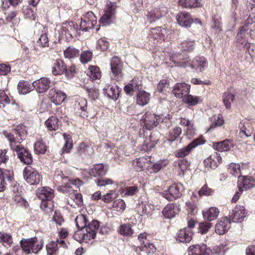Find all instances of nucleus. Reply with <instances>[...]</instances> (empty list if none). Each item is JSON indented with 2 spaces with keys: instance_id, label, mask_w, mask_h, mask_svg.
<instances>
[{
  "instance_id": "nucleus-63",
  "label": "nucleus",
  "mask_w": 255,
  "mask_h": 255,
  "mask_svg": "<svg viewBox=\"0 0 255 255\" xmlns=\"http://www.w3.org/2000/svg\"><path fill=\"white\" fill-rule=\"evenodd\" d=\"M23 189L22 188V186H20L19 184H15L13 188V191L14 193H15V196H17L18 198V202H20V200H21L22 202L26 203L25 201L22 199L19 196L23 192Z\"/></svg>"
},
{
  "instance_id": "nucleus-38",
  "label": "nucleus",
  "mask_w": 255,
  "mask_h": 255,
  "mask_svg": "<svg viewBox=\"0 0 255 255\" xmlns=\"http://www.w3.org/2000/svg\"><path fill=\"white\" fill-rule=\"evenodd\" d=\"M203 99L201 97L193 96L188 94L183 98V101L185 103L188 104L190 106H195L202 102Z\"/></svg>"
},
{
  "instance_id": "nucleus-20",
  "label": "nucleus",
  "mask_w": 255,
  "mask_h": 255,
  "mask_svg": "<svg viewBox=\"0 0 255 255\" xmlns=\"http://www.w3.org/2000/svg\"><path fill=\"white\" fill-rule=\"evenodd\" d=\"M49 97L51 99L52 102L56 105H59L61 104L66 98L65 93L55 88L50 90Z\"/></svg>"
},
{
  "instance_id": "nucleus-37",
  "label": "nucleus",
  "mask_w": 255,
  "mask_h": 255,
  "mask_svg": "<svg viewBox=\"0 0 255 255\" xmlns=\"http://www.w3.org/2000/svg\"><path fill=\"white\" fill-rule=\"evenodd\" d=\"M33 87V85L31 86L29 82L26 81H20L17 85V89L19 93L24 95L32 91Z\"/></svg>"
},
{
  "instance_id": "nucleus-32",
  "label": "nucleus",
  "mask_w": 255,
  "mask_h": 255,
  "mask_svg": "<svg viewBox=\"0 0 255 255\" xmlns=\"http://www.w3.org/2000/svg\"><path fill=\"white\" fill-rule=\"evenodd\" d=\"M104 94L108 97L116 100L119 97V91L117 86L107 85L103 88Z\"/></svg>"
},
{
  "instance_id": "nucleus-36",
  "label": "nucleus",
  "mask_w": 255,
  "mask_h": 255,
  "mask_svg": "<svg viewBox=\"0 0 255 255\" xmlns=\"http://www.w3.org/2000/svg\"><path fill=\"white\" fill-rule=\"evenodd\" d=\"M219 214V211L216 207H211L206 212H203L204 219L209 221H211L216 219Z\"/></svg>"
},
{
  "instance_id": "nucleus-14",
  "label": "nucleus",
  "mask_w": 255,
  "mask_h": 255,
  "mask_svg": "<svg viewBox=\"0 0 255 255\" xmlns=\"http://www.w3.org/2000/svg\"><path fill=\"white\" fill-rule=\"evenodd\" d=\"M13 179V173L11 171L0 168V192L4 191L7 184V182H10Z\"/></svg>"
},
{
  "instance_id": "nucleus-4",
  "label": "nucleus",
  "mask_w": 255,
  "mask_h": 255,
  "mask_svg": "<svg viewBox=\"0 0 255 255\" xmlns=\"http://www.w3.org/2000/svg\"><path fill=\"white\" fill-rule=\"evenodd\" d=\"M59 190L65 193L68 194L67 202L68 204L74 208L76 206H81L83 204L82 195L76 191L73 190L69 185L61 186Z\"/></svg>"
},
{
  "instance_id": "nucleus-1",
  "label": "nucleus",
  "mask_w": 255,
  "mask_h": 255,
  "mask_svg": "<svg viewBox=\"0 0 255 255\" xmlns=\"http://www.w3.org/2000/svg\"><path fill=\"white\" fill-rule=\"evenodd\" d=\"M26 134L25 128L23 126H17L11 133H4L11 149L16 152L20 161L24 164L29 165L32 162V155L27 149L20 144L26 137Z\"/></svg>"
},
{
  "instance_id": "nucleus-24",
  "label": "nucleus",
  "mask_w": 255,
  "mask_h": 255,
  "mask_svg": "<svg viewBox=\"0 0 255 255\" xmlns=\"http://www.w3.org/2000/svg\"><path fill=\"white\" fill-rule=\"evenodd\" d=\"M166 13V9L165 7H155L148 11L146 14L150 22L155 21L157 19L160 18L162 16Z\"/></svg>"
},
{
  "instance_id": "nucleus-22",
  "label": "nucleus",
  "mask_w": 255,
  "mask_h": 255,
  "mask_svg": "<svg viewBox=\"0 0 255 255\" xmlns=\"http://www.w3.org/2000/svg\"><path fill=\"white\" fill-rule=\"evenodd\" d=\"M221 161L222 158L220 154L217 152H215L209 157L206 158L204 161V163L206 167L214 169L218 166V163H220Z\"/></svg>"
},
{
  "instance_id": "nucleus-16",
  "label": "nucleus",
  "mask_w": 255,
  "mask_h": 255,
  "mask_svg": "<svg viewBox=\"0 0 255 255\" xmlns=\"http://www.w3.org/2000/svg\"><path fill=\"white\" fill-rule=\"evenodd\" d=\"M111 69L113 75L117 79L121 77L123 69V63L120 58L117 56L113 57L110 63Z\"/></svg>"
},
{
  "instance_id": "nucleus-23",
  "label": "nucleus",
  "mask_w": 255,
  "mask_h": 255,
  "mask_svg": "<svg viewBox=\"0 0 255 255\" xmlns=\"http://www.w3.org/2000/svg\"><path fill=\"white\" fill-rule=\"evenodd\" d=\"M255 185V181L251 176H240L238 181V188H245L246 190L250 189Z\"/></svg>"
},
{
  "instance_id": "nucleus-13",
  "label": "nucleus",
  "mask_w": 255,
  "mask_h": 255,
  "mask_svg": "<svg viewBox=\"0 0 255 255\" xmlns=\"http://www.w3.org/2000/svg\"><path fill=\"white\" fill-rule=\"evenodd\" d=\"M246 216L247 212L245 207L240 205L236 206L229 213L230 219L235 223L241 222Z\"/></svg>"
},
{
  "instance_id": "nucleus-11",
  "label": "nucleus",
  "mask_w": 255,
  "mask_h": 255,
  "mask_svg": "<svg viewBox=\"0 0 255 255\" xmlns=\"http://www.w3.org/2000/svg\"><path fill=\"white\" fill-rule=\"evenodd\" d=\"M160 116L151 113H146L142 116L140 121L141 124L148 130L156 127L160 122Z\"/></svg>"
},
{
  "instance_id": "nucleus-15",
  "label": "nucleus",
  "mask_w": 255,
  "mask_h": 255,
  "mask_svg": "<svg viewBox=\"0 0 255 255\" xmlns=\"http://www.w3.org/2000/svg\"><path fill=\"white\" fill-rule=\"evenodd\" d=\"M190 85L185 83H177L172 90L173 94L178 98H182L189 93Z\"/></svg>"
},
{
  "instance_id": "nucleus-58",
  "label": "nucleus",
  "mask_w": 255,
  "mask_h": 255,
  "mask_svg": "<svg viewBox=\"0 0 255 255\" xmlns=\"http://www.w3.org/2000/svg\"><path fill=\"white\" fill-rule=\"evenodd\" d=\"M48 42L49 40L45 30L42 31L40 37L38 38V43L41 47H45L48 46Z\"/></svg>"
},
{
  "instance_id": "nucleus-46",
  "label": "nucleus",
  "mask_w": 255,
  "mask_h": 255,
  "mask_svg": "<svg viewBox=\"0 0 255 255\" xmlns=\"http://www.w3.org/2000/svg\"><path fill=\"white\" fill-rule=\"evenodd\" d=\"M0 242L10 247L13 244V238L9 234L3 232H0Z\"/></svg>"
},
{
  "instance_id": "nucleus-35",
  "label": "nucleus",
  "mask_w": 255,
  "mask_h": 255,
  "mask_svg": "<svg viewBox=\"0 0 255 255\" xmlns=\"http://www.w3.org/2000/svg\"><path fill=\"white\" fill-rule=\"evenodd\" d=\"M137 103L143 106L148 103L150 100V94L144 91H141L137 95Z\"/></svg>"
},
{
  "instance_id": "nucleus-9",
  "label": "nucleus",
  "mask_w": 255,
  "mask_h": 255,
  "mask_svg": "<svg viewBox=\"0 0 255 255\" xmlns=\"http://www.w3.org/2000/svg\"><path fill=\"white\" fill-rule=\"evenodd\" d=\"M205 140L202 137L197 138L193 140L191 143L186 146L176 150L175 152V155L177 158H183L190 154L192 149L198 145L203 144Z\"/></svg>"
},
{
  "instance_id": "nucleus-50",
  "label": "nucleus",
  "mask_w": 255,
  "mask_h": 255,
  "mask_svg": "<svg viewBox=\"0 0 255 255\" xmlns=\"http://www.w3.org/2000/svg\"><path fill=\"white\" fill-rule=\"evenodd\" d=\"M53 205L50 201H41L40 208L46 214L50 215L53 212Z\"/></svg>"
},
{
  "instance_id": "nucleus-31",
  "label": "nucleus",
  "mask_w": 255,
  "mask_h": 255,
  "mask_svg": "<svg viewBox=\"0 0 255 255\" xmlns=\"http://www.w3.org/2000/svg\"><path fill=\"white\" fill-rule=\"evenodd\" d=\"M65 67L66 66L62 60L57 59L52 65V73L55 76L64 74V73H66Z\"/></svg>"
},
{
  "instance_id": "nucleus-26",
  "label": "nucleus",
  "mask_w": 255,
  "mask_h": 255,
  "mask_svg": "<svg viewBox=\"0 0 255 255\" xmlns=\"http://www.w3.org/2000/svg\"><path fill=\"white\" fill-rule=\"evenodd\" d=\"M192 233L189 229L184 228L179 231L177 233L176 239L181 243H189L192 239Z\"/></svg>"
},
{
  "instance_id": "nucleus-8",
  "label": "nucleus",
  "mask_w": 255,
  "mask_h": 255,
  "mask_svg": "<svg viewBox=\"0 0 255 255\" xmlns=\"http://www.w3.org/2000/svg\"><path fill=\"white\" fill-rule=\"evenodd\" d=\"M183 186L180 183L174 184L162 193V196L169 201H173L181 196Z\"/></svg>"
},
{
  "instance_id": "nucleus-48",
  "label": "nucleus",
  "mask_w": 255,
  "mask_h": 255,
  "mask_svg": "<svg viewBox=\"0 0 255 255\" xmlns=\"http://www.w3.org/2000/svg\"><path fill=\"white\" fill-rule=\"evenodd\" d=\"M168 163V161L167 160H160L153 164L150 168V172L156 173L167 165Z\"/></svg>"
},
{
  "instance_id": "nucleus-2",
  "label": "nucleus",
  "mask_w": 255,
  "mask_h": 255,
  "mask_svg": "<svg viewBox=\"0 0 255 255\" xmlns=\"http://www.w3.org/2000/svg\"><path fill=\"white\" fill-rule=\"evenodd\" d=\"M20 247L26 254H37L42 249L43 245L42 240H38L35 237L22 239L20 241Z\"/></svg>"
},
{
  "instance_id": "nucleus-64",
  "label": "nucleus",
  "mask_w": 255,
  "mask_h": 255,
  "mask_svg": "<svg viewBox=\"0 0 255 255\" xmlns=\"http://www.w3.org/2000/svg\"><path fill=\"white\" fill-rule=\"evenodd\" d=\"M214 192V191L209 188L207 185H204L200 190L198 191L199 195L201 196H209L212 195Z\"/></svg>"
},
{
  "instance_id": "nucleus-52",
  "label": "nucleus",
  "mask_w": 255,
  "mask_h": 255,
  "mask_svg": "<svg viewBox=\"0 0 255 255\" xmlns=\"http://www.w3.org/2000/svg\"><path fill=\"white\" fill-rule=\"evenodd\" d=\"M234 96L229 92H225L223 96V103L227 109L231 108V103L234 100Z\"/></svg>"
},
{
  "instance_id": "nucleus-53",
  "label": "nucleus",
  "mask_w": 255,
  "mask_h": 255,
  "mask_svg": "<svg viewBox=\"0 0 255 255\" xmlns=\"http://www.w3.org/2000/svg\"><path fill=\"white\" fill-rule=\"evenodd\" d=\"M139 191L137 185L126 187L123 189V193L128 196H132L135 195Z\"/></svg>"
},
{
  "instance_id": "nucleus-55",
  "label": "nucleus",
  "mask_w": 255,
  "mask_h": 255,
  "mask_svg": "<svg viewBox=\"0 0 255 255\" xmlns=\"http://www.w3.org/2000/svg\"><path fill=\"white\" fill-rule=\"evenodd\" d=\"M181 132L182 129L180 127L175 128L169 132V140L170 141H174L177 140Z\"/></svg>"
},
{
  "instance_id": "nucleus-54",
  "label": "nucleus",
  "mask_w": 255,
  "mask_h": 255,
  "mask_svg": "<svg viewBox=\"0 0 255 255\" xmlns=\"http://www.w3.org/2000/svg\"><path fill=\"white\" fill-rule=\"evenodd\" d=\"M126 207V203L122 199H119L115 201L113 205V207L115 210L119 212H123L125 210Z\"/></svg>"
},
{
  "instance_id": "nucleus-42",
  "label": "nucleus",
  "mask_w": 255,
  "mask_h": 255,
  "mask_svg": "<svg viewBox=\"0 0 255 255\" xmlns=\"http://www.w3.org/2000/svg\"><path fill=\"white\" fill-rule=\"evenodd\" d=\"M34 149L35 153L44 154L47 150V146L42 139L40 138L35 143Z\"/></svg>"
},
{
  "instance_id": "nucleus-40",
  "label": "nucleus",
  "mask_w": 255,
  "mask_h": 255,
  "mask_svg": "<svg viewBox=\"0 0 255 255\" xmlns=\"http://www.w3.org/2000/svg\"><path fill=\"white\" fill-rule=\"evenodd\" d=\"M79 49L72 46H70L64 50V55L66 58L72 59L77 57L79 55Z\"/></svg>"
},
{
  "instance_id": "nucleus-49",
  "label": "nucleus",
  "mask_w": 255,
  "mask_h": 255,
  "mask_svg": "<svg viewBox=\"0 0 255 255\" xmlns=\"http://www.w3.org/2000/svg\"><path fill=\"white\" fill-rule=\"evenodd\" d=\"M119 232L120 234L125 236H130L133 233V230L130 224H124L120 226Z\"/></svg>"
},
{
  "instance_id": "nucleus-60",
  "label": "nucleus",
  "mask_w": 255,
  "mask_h": 255,
  "mask_svg": "<svg viewBox=\"0 0 255 255\" xmlns=\"http://www.w3.org/2000/svg\"><path fill=\"white\" fill-rule=\"evenodd\" d=\"M64 136L65 139V142L62 150L63 152H68L73 147L72 140L69 135H66L64 134Z\"/></svg>"
},
{
  "instance_id": "nucleus-18",
  "label": "nucleus",
  "mask_w": 255,
  "mask_h": 255,
  "mask_svg": "<svg viewBox=\"0 0 255 255\" xmlns=\"http://www.w3.org/2000/svg\"><path fill=\"white\" fill-rule=\"evenodd\" d=\"M36 195L42 201H51L54 197V191L48 187H43L37 189Z\"/></svg>"
},
{
  "instance_id": "nucleus-17",
  "label": "nucleus",
  "mask_w": 255,
  "mask_h": 255,
  "mask_svg": "<svg viewBox=\"0 0 255 255\" xmlns=\"http://www.w3.org/2000/svg\"><path fill=\"white\" fill-rule=\"evenodd\" d=\"M50 80L46 77L41 78L40 79L32 83L33 87L39 93L46 92L50 87Z\"/></svg>"
},
{
  "instance_id": "nucleus-28",
  "label": "nucleus",
  "mask_w": 255,
  "mask_h": 255,
  "mask_svg": "<svg viewBox=\"0 0 255 255\" xmlns=\"http://www.w3.org/2000/svg\"><path fill=\"white\" fill-rule=\"evenodd\" d=\"M234 146L233 141L229 139L215 142L213 144L214 148L220 152L230 150Z\"/></svg>"
},
{
  "instance_id": "nucleus-5",
  "label": "nucleus",
  "mask_w": 255,
  "mask_h": 255,
  "mask_svg": "<svg viewBox=\"0 0 255 255\" xmlns=\"http://www.w3.org/2000/svg\"><path fill=\"white\" fill-rule=\"evenodd\" d=\"M138 239L140 245L134 248V250L136 252H142L147 255L153 254L155 252V247L147 240L145 233L140 234L138 236Z\"/></svg>"
},
{
  "instance_id": "nucleus-27",
  "label": "nucleus",
  "mask_w": 255,
  "mask_h": 255,
  "mask_svg": "<svg viewBox=\"0 0 255 255\" xmlns=\"http://www.w3.org/2000/svg\"><path fill=\"white\" fill-rule=\"evenodd\" d=\"M99 227V222L97 220H92L86 226L84 229L86 230V233L89 237V239L91 240L94 239L96 235V232Z\"/></svg>"
},
{
  "instance_id": "nucleus-41",
  "label": "nucleus",
  "mask_w": 255,
  "mask_h": 255,
  "mask_svg": "<svg viewBox=\"0 0 255 255\" xmlns=\"http://www.w3.org/2000/svg\"><path fill=\"white\" fill-rule=\"evenodd\" d=\"M87 74L93 80L99 79L101 77L99 68L95 66H90L87 70Z\"/></svg>"
},
{
  "instance_id": "nucleus-12",
  "label": "nucleus",
  "mask_w": 255,
  "mask_h": 255,
  "mask_svg": "<svg viewBox=\"0 0 255 255\" xmlns=\"http://www.w3.org/2000/svg\"><path fill=\"white\" fill-rule=\"evenodd\" d=\"M116 7L117 6L115 2H112L111 1L107 2L105 13L101 17L99 21L100 25L106 26L111 23V18L115 13V10Z\"/></svg>"
},
{
  "instance_id": "nucleus-3",
  "label": "nucleus",
  "mask_w": 255,
  "mask_h": 255,
  "mask_svg": "<svg viewBox=\"0 0 255 255\" xmlns=\"http://www.w3.org/2000/svg\"><path fill=\"white\" fill-rule=\"evenodd\" d=\"M172 60L177 66H190L192 69H196L200 72L204 71L205 68L207 67V60L203 57H196L191 64L185 59H183L181 61V59L180 58L179 60H176V57L174 56L172 57Z\"/></svg>"
},
{
  "instance_id": "nucleus-10",
  "label": "nucleus",
  "mask_w": 255,
  "mask_h": 255,
  "mask_svg": "<svg viewBox=\"0 0 255 255\" xmlns=\"http://www.w3.org/2000/svg\"><path fill=\"white\" fill-rule=\"evenodd\" d=\"M97 23V18L94 13L88 11L81 19L79 30L88 31L93 28Z\"/></svg>"
},
{
  "instance_id": "nucleus-62",
  "label": "nucleus",
  "mask_w": 255,
  "mask_h": 255,
  "mask_svg": "<svg viewBox=\"0 0 255 255\" xmlns=\"http://www.w3.org/2000/svg\"><path fill=\"white\" fill-rule=\"evenodd\" d=\"M57 250V244L54 242H51L46 245V250L48 255H54Z\"/></svg>"
},
{
  "instance_id": "nucleus-56",
  "label": "nucleus",
  "mask_w": 255,
  "mask_h": 255,
  "mask_svg": "<svg viewBox=\"0 0 255 255\" xmlns=\"http://www.w3.org/2000/svg\"><path fill=\"white\" fill-rule=\"evenodd\" d=\"M10 100L3 90H0V108H4L10 103Z\"/></svg>"
},
{
  "instance_id": "nucleus-59",
  "label": "nucleus",
  "mask_w": 255,
  "mask_h": 255,
  "mask_svg": "<svg viewBox=\"0 0 255 255\" xmlns=\"http://www.w3.org/2000/svg\"><path fill=\"white\" fill-rule=\"evenodd\" d=\"M92 53L90 51L86 50L83 51L80 55V60L83 64L87 63L92 58Z\"/></svg>"
},
{
  "instance_id": "nucleus-43",
  "label": "nucleus",
  "mask_w": 255,
  "mask_h": 255,
  "mask_svg": "<svg viewBox=\"0 0 255 255\" xmlns=\"http://www.w3.org/2000/svg\"><path fill=\"white\" fill-rule=\"evenodd\" d=\"M72 172L69 170H64L62 171H57L55 174V178L57 180L67 179L68 181L71 180V175Z\"/></svg>"
},
{
  "instance_id": "nucleus-7",
  "label": "nucleus",
  "mask_w": 255,
  "mask_h": 255,
  "mask_svg": "<svg viewBox=\"0 0 255 255\" xmlns=\"http://www.w3.org/2000/svg\"><path fill=\"white\" fill-rule=\"evenodd\" d=\"M23 176L27 182L30 185H37L41 180L42 177L38 172L31 166L25 167L23 171Z\"/></svg>"
},
{
  "instance_id": "nucleus-30",
  "label": "nucleus",
  "mask_w": 255,
  "mask_h": 255,
  "mask_svg": "<svg viewBox=\"0 0 255 255\" xmlns=\"http://www.w3.org/2000/svg\"><path fill=\"white\" fill-rule=\"evenodd\" d=\"M167 29L160 26L152 28L150 29L149 35L155 39L164 40L167 34Z\"/></svg>"
},
{
  "instance_id": "nucleus-29",
  "label": "nucleus",
  "mask_w": 255,
  "mask_h": 255,
  "mask_svg": "<svg viewBox=\"0 0 255 255\" xmlns=\"http://www.w3.org/2000/svg\"><path fill=\"white\" fill-rule=\"evenodd\" d=\"M107 169L102 163L95 164L89 170V174L92 177L102 176L106 175Z\"/></svg>"
},
{
  "instance_id": "nucleus-45",
  "label": "nucleus",
  "mask_w": 255,
  "mask_h": 255,
  "mask_svg": "<svg viewBox=\"0 0 255 255\" xmlns=\"http://www.w3.org/2000/svg\"><path fill=\"white\" fill-rule=\"evenodd\" d=\"M75 222L78 230H83L87 224L86 216L83 214H80L77 216Z\"/></svg>"
},
{
  "instance_id": "nucleus-25",
  "label": "nucleus",
  "mask_w": 255,
  "mask_h": 255,
  "mask_svg": "<svg viewBox=\"0 0 255 255\" xmlns=\"http://www.w3.org/2000/svg\"><path fill=\"white\" fill-rule=\"evenodd\" d=\"M176 19L178 24L183 27H188L193 22L190 15L186 12H180L176 16Z\"/></svg>"
},
{
  "instance_id": "nucleus-57",
  "label": "nucleus",
  "mask_w": 255,
  "mask_h": 255,
  "mask_svg": "<svg viewBox=\"0 0 255 255\" xmlns=\"http://www.w3.org/2000/svg\"><path fill=\"white\" fill-rule=\"evenodd\" d=\"M193 41L185 40L180 44V48L184 51H192L194 49Z\"/></svg>"
},
{
  "instance_id": "nucleus-6",
  "label": "nucleus",
  "mask_w": 255,
  "mask_h": 255,
  "mask_svg": "<svg viewBox=\"0 0 255 255\" xmlns=\"http://www.w3.org/2000/svg\"><path fill=\"white\" fill-rule=\"evenodd\" d=\"M78 25L74 22L63 23L61 28V36H65L67 40L79 35Z\"/></svg>"
},
{
  "instance_id": "nucleus-61",
  "label": "nucleus",
  "mask_w": 255,
  "mask_h": 255,
  "mask_svg": "<svg viewBox=\"0 0 255 255\" xmlns=\"http://www.w3.org/2000/svg\"><path fill=\"white\" fill-rule=\"evenodd\" d=\"M117 197V194L114 191H111L104 195L102 199L105 203H110L113 201Z\"/></svg>"
},
{
  "instance_id": "nucleus-33",
  "label": "nucleus",
  "mask_w": 255,
  "mask_h": 255,
  "mask_svg": "<svg viewBox=\"0 0 255 255\" xmlns=\"http://www.w3.org/2000/svg\"><path fill=\"white\" fill-rule=\"evenodd\" d=\"M77 108L80 117L83 118H86L88 117L87 101L86 99L82 98H80L78 100V105Z\"/></svg>"
},
{
  "instance_id": "nucleus-21",
  "label": "nucleus",
  "mask_w": 255,
  "mask_h": 255,
  "mask_svg": "<svg viewBox=\"0 0 255 255\" xmlns=\"http://www.w3.org/2000/svg\"><path fill=\"white\" fill-rule=\"evenodd\" d=\"M230 219L227 217H222L216 224L215 231L217 234L223 235L225 234L230 228Z\"/></svg>"
},
{
  "instance_id": "nucleus-19",
  "label": "nucleus",
  "mask_w": 255,
  "mask_h": 255,
  "mask_svg": "<svg viewBox=\"0 0 255 255\" xmlns=\"http://www.w3.org/2000/svg\"><path fill=\"white\" fill-rule=\"evenodd\" d=\"M211 250L206 245H195L189 248V255H209Z\"/></svg>"
},
{
  "instance_id": "nucleus-44",
  "label": "nucleus",
  "mask_w": 255,
  "mask_h": 255,
  "mask_svg": "<svg viewBox=\"0 0 255 255\" xmlns=\"http://www.w3.org/2000/svg\"><path fill=\"white\" fill-rule=\"evenodd\" d=\"M178 3L186 8L196 7L200 5L199 0H179Z\"/></svg>"
},
{
  "instance_id": "nucleus-39",
  "label": "nucleus",
  "mask_w": 255,
  "mask_h": 255,
  "mask_svg": "<svg viewBox=\"0 0 255 255\" xmlns=\"http://www.w3.org/2000/svg\"><path fill=\"white\" fill-rule=\"evenodd\" d=\"M58 119L55 116L50 117L45 122V124L49 130H57L59 126Z\"/></svg>"
},
{
  "instance_id": "nucleus-34",
  "label": "nucleus",
  "mask_w": 255,
  "mask_h": 255,
  "mask_svg": "<svg viewBox=\"0 0 255 255\" xmlns=\"http://www.w3.org/2000/svg\"><path fill=\"white\" fill-rule=\"evenodd\" d=\"M173 203H170L163 208L162 214L165 218L171 219L175 216L176 212L175 211Z\"/></svg>"
},
{
  "instance_id": "nucleus-47",
  "label": "nucleus",
  "mask_w": 255,
  "mask_h": 255,
  "mask_svg": "<svg viewBox=\"0 0 255 255\" xmlns=\"http://www.w3.org/2000/svg\"><path fill=\"white\" fill-rule=\"evenodd\" d=\"M146 159L143 157L136 158L133 162L134 169L137 171H140L144 169L146 165Z\"/></svg>"
},
{
  "instance_id": "nucleus-51",
  "label": "nucleus",
  "mask_w": 255,
  "mask_h": 255,
  "mask_svg": "<svg viewBox=\"0 0 255 255\" xmlns=\"http://www.w3.org/2000/svg\"><path fill=\"white\" fill-rule=\"evenodd\" d=\"M73 238L78 242H88L90 241L86 233H83L82 230L77 231L73 236Z\"/></svg>"
}]
</instances>
